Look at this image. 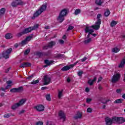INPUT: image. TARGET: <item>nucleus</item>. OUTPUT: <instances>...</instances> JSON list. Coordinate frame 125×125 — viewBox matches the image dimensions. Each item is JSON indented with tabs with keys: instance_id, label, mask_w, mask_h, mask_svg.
Masks as SVG:
<instances>
[{
	"instance_id": "6e6d98bb",
	"label": "nucleus",
	"mask_w": 125,
	"mask_h": 125,
	"mask_svg": "<svg viewBox=\"0 0 125 125\" xmlns=\"http://www.w3.org/2000/svg\"><path fill=\"white\" fill-rule=\"evenodd\" d=\"M86 59H87V58L85 57L83 59H81V61H82V62H84V61H85Z\"/></svg>"
},
{
	"instance_id": "c756f323",
	"label": "nucleus",
	"mask_w": 125,
	"mask_h": 125,
	"mask_svg": "<svg viewBox=\"0 0 125 125\" xmlns=\"http://www.w3.org/2000/svg\"><path fill=\"white\" fill-rule=\"evenodd\" d=\"M5 38L7 39H11L12 38V36L11 35V34L7 33L5 35Z\"/></svg>"
},
{
	"instance_id": "6ab92c4d",
	"label": "nucleus",
	"mask_w": 125,
	"mask_h": 125,
	"mask_svg": "<svg viewBox=\"0 0 125 125\" xmlns=\"http://www.w3.org/2000/svg\"><path fill=\"white\" fill-rule=\"evenodd\" d=\"M83 115L80 112H78L76 116H74V118L75 120H78V119H82Z\"/></svg>"
},
{
	"instance_id": "9b49d317",
	"label": "nucleus",
	"mask_w": 125,
	"mask_h": 125,
	"mask_svg": "<svg viewBox=\"0 0 125 125\" xmlns=\"http://www.w3.org/2000/svg\"><path fill=\"white\" fill-rule=\"evenodd\" d=\"M24 90L23 86H20L18 88H14L10 90V92H21Z\"/></svg>"
},
{
	"instance_id": "b1692460",
	"label": "nucleus",
	"mask_w": 125,
	"mask_h": 125,
	"mask_svg": "<svg viewBox=\"0 0 125 125\" xmlns=\"http://www.w3.org/2000/svg\"><path fill=\"white\" fill-rule=\"evenodd\" d=\"M125 59H123L120 64L119 65L118 67L119 68H124L125 67Z\"/></svg>"
},
{
	"instance_id": "4be33fe9",
	"label": "nucleus",
	"mask_w": 125,
	"mask_h": 125,
	"mask_svg": "<svg viewBox=\"0 0 125 125\" xmlns=\"http://www.w3.org/2000/svg\"><path fill=\"white\" fill-rule=\"evenodd\" d=\"M26 101H27L26 99H22L18 103V104H19L20 106H22V105L26 103Z\"/></svg>"
},
{
	"instance_id": "a19ab883",
	"label": "nucleus",
	"mask_w": 125,
	"mask_h": 125,
	"mask_svg": "<svg viewBox=\"0 0 125 125\" xmlns=\"http://www.w3.org/2000/svg\"><path fill=\"white\" fill-rule=\"evenodd\" d=\"M30 51H31V49L28 48L24 52L25 55H27L30 53Z\"/></svg>"
},
{
	"instance_id": "f3484780",
	"label": "nucleus",
	"mask_w": 125,
	"mask_h": 125,
	"mask_svg": "<svg viewBox=\"0 0 125 125\" xmlns=\"http://www.w3.org/2000/svg\"><path fill=\"white\" fill-rule=\"evenodd\" d=\"M60 14L65 17V16H66L67 14H68V9H62L60 13Z\"/></svg>"
},
{
	"instance_id": "bb28decb",
	"label": "nucleus",
	"mask_w": 125,
	"mask_h": 125,
	"mask_svg": "<svg viewBox=\"0 0 125 125\" xmlns=\"http://www.w3.org/2000/svg\"><path fill=\"white\" fill-rule=\"evenodd\" d=\"M124 102V99H119L115 100L114 102L115 104H121V103H123Z\"/></svg>"
},
{
	"instance_id": "aec40b11",
	"label": "nucleus",
	"mask_w": 125,
	"mask_h": 125,
	"mask_svg": "<svg viewBox=\"0 0 125 125\" xmlns=\"http://www.w3.org/2000/svg\"><path fill=\"white\" fill-rule=\"evenodd\" d=\"M33 31V29H32L31 27L25 28L24 30H23V33H24V34H28L29 33H31V31Z\"/></svg>"
},
{
	"instance_id": "6e6552de",
	"label": "nucleus",
	"mask_w": 125,
	"mask_h": 125,
	"mask_svg": "<svg viewBox=\"0 0 125 125\" xmlns=\"http://www.w3.org/2000/svg\"><path fill=\"white\" fill-rule=\"evenodd\" d=\"M23 4H24V2L21 0H15L11 3V5L13 7H16V6L18 5H22Z\"/></svg>"
},
{
	"instance_id": "f257e3e1",
	"label": "nucleus",
	"mask_w": 125,
	"mask_h": 125,
	"mask_svg": "<svg viewBox=\"0 0 125 125\" xmlns=\"http://www.w3.org/2000/svg\"><path fill=\"white\" fill-rule=\"evenodd\" d=\"M46 7H47L46 4L42 5L40 8L34 13L32 19H35L36 18L39 17V16L42 14V12L46 10Z\"/></svg>"
},
{
	"instance_id": "f03ea898",
	"label": "nucleus",
	"mask_w": 125,
	"mask_h": 125,
	"mask_svg": "<svg viewBox=\"0 0 125 125\" xmlns=\"http://www.w3.org/2000/svg\"><path fill=\"white\" fill-rule=\"evenodd\" d=\"M101 17H102L101 14H98L97 15V21L95 23V25H92L93 28H94L95 30H98L99 28H100V25H101V19H100V18H101Z\"/></svg>"
},
{
	"instance_id": "423d86ee",
	"label": "nucleus",
	"mask_w": 125,
	"mask_h": 125,
	"mask_svg": "<svg viewBox=\"0 0 125 125\" xmlns=\"http://www.w3.org/2000/svg\"><path fill=\"white\" fill-rule=\"evenodd\" d=\"M117 118H115V117H114L112 119L106 117L105 118V123L106 125H112V124H114V123H116V119Z\"/></svg>"
},
{
	"instance_id": "79ce46f5",
	"label": "nucleus",
	"mask_w": 125,
	"mask_h": 125,
	"mask_svg": "<svg viewBox=\"0 0 125 125\" xmlns=\"http://www.w3.org/2000/svg\"><path fill=\"white\" fill-rule=\"evenodd\" d=\"M32 38H33V37H32V36H28L25 39V40H26V41H27V42H30V41H31V40H32Z\"/></svg>"
},
{
	"instance_id": "393cba45",
	"label": "nucleus",
	"mask_w": 125,
	"mask_h": 125,
	"mask_svg": "<svg viewBox=\"0 0 125 125\" xmlns=\"http://www.w3.org/2000/svg\"><path fill=\"white\" fill-rule=\"evenodd\" d=\"M44 62L46 65H48V66H50V65H52V63L54 62L53 61H49L48 60H45Z\"/></svg>"
},
{
	"instance_id": "cd10ccee",
	"label": "nucleus",
	"mask_w": 125,
	"mask_h": 125,
	"mask_svg": "<svg viewBox=\"0 0 125 125\" xmlns=\"http://www.w3.org/2000/svg\"><path fill=\"white\" fill-rule=\"evenodd\" d=\"M18 107H20V105H19V104L18 103L15 104L11 106V109L12 110H15V109H17Z\"/></svg>"
},
{
	"instance_id": "4d7b16f0",
	"label": "nucleus",
	"mask_w": 125,
	"mask_h": 125,
	"mask_svg": "<svg viewBox=\"0 0 125 125\" xmlns=\"http://www.w3.org/2000/svg\"><path fill=\"white\" fill-rule=\"evenodd\" d=\"M59 42H60V43H61V44H63L64 42L63 40H61L59 41Z\"/></svg>"
},
{
	"instance_id": "0e129e2a",
	"label": "nucleus",
	"mask_w": 125,
	"mask_h": 125,
	"mask_svg": "<svg viewBox=\"0 0 125 125\" xmlns=\"http://www.w3.org/2000/svg\"><path fill=\"white\" fill-rule=\"evenodd\" d=\"M67 83H70V82H71V79H70L69 77L67 78Z\"/></svg>"
},
{
	"instance_id": "2eb2a0df",
	"label": "nucleus",
	"mask_w": 125,
	"mask_h": 125,
	"mask_svg": "<svg viewBox=\"0 0 125 125\" xmlns=\"http://www.w3.org/2000/svg\"><path fill=\"white\" fill-rule=\"evenodd\" d=\"M57 20L59 23H62L65 20V17L62 16V15H60L59 14V16L57 18Z\"/></svg>"
},
{
	"instance_id": "680f3d73",
	"label": "nucleus",
	"mask_w": 125,
	"mask_h": 125,
	"mask_svg": "<svg viewBox=\"0 0 125 125\" xmlns=\"http://www.w3.org/2000/svg\"><path fill=\"white\" fill-rule=\"evenodd\" d=\"M41 89H42V90H44V89H47V87H42L41 88Z\"/></svg>"
},
{
	"instance_id": "58836bf2",
	"label": "nucleus",
	"mask_w": 125,
	"mask_h": 125,
	"mask_svg": "<svg viewBox=\"0 0 125 125\" xmlns=\"http://www.w3.org/2000/svg\"><path fill=\"white\" fill-rule=\"evenodd\" d=\"M46 99L47 101H50L51 100V99L50 98V94L46 95Z\"/></svg>"
},
{
	"instance_id": "c85d7f7f",
	"label": "nucleus",
	"mask_w": 125,
	"mask_h": 125,
	"mask_svg": "<svg viewBox=\"0 0 125 125\" xmlns=\"http://www.w3.org/2000/svg\"><path fill=\"white\" fill-rule=\"evenodd\" d=\"M58 98L60 99L63 96V90H62V91L58 90Z\"/></svg>"
},
{
	"instance_id": "c9c22d12",
	"label": "nucleus",
	"mask_w": 125,
	"mask_h": 125,
	"mask_svg": "<svg viewBox=\"0 0 125 125\" xmlns=\"http://www.w3.org/2000/svg\"><path fill=\"white\" fill-rule=\"evenodd\" d=\"M81 13V9H77L74 12V14L75 15H78V14H80Z\"/></svg>"
},
{
	"instance_id": "ddd939ff",
	"label": "nucleus",
	"mask_w": 125,
	"mask_h": 125,
	"mask_svg": "<svg viewBox=\"0 0 125 125\" xmlns=\"http://www.w3.org/2000/svg\"><path fill=\"white\" fill-rule=\"evenodd\" d=\"M59 117H60V119H63V122H65V121H66V115L62 110L59 112Z\"/></svg>"
},
{
	"instance_id": "69168bd1",
	"label": "nucleus",
	"mask_w": 125,
	"mask_h": 125,
	"mask_svg": "<svg viewBox=\"0 0 125 125\" xmlns=\"http://www.w3.org/2000/svg\"><path fill=\"white\" fill-rule=\"evenodd\" d=\"M98 88H99V90H101V89H102V86H101L100 85H99Z\"/></svg>"
},
{
	"instance_id": "9d476101",
	"label": "nucleus",
	"mask_w": 125,
	"mask_h": 125,
	"mask_svg": "<svg viewBox=\"0 0 125 125\" xmlns=\"http://www.w3.org/2000/svg\"><path fill=\"white\" fill-rule=\"evenodd\" d=\"M50 81H51V78L48 77L47 75H45L43 78V82L44 85H47L50 83Z\"/></svg>"
},
{
	"instance_id": "a878e982",
	"label": "nucleus",
	"mask_w": 125,
	"mask_h": 125,
	"mask_svg": "<svg viewBox=\"0 0 125 125\" xmlns=\"http://www.w3.org/2000/svg\"><path fill=\"white\" fill-rule=\"evenodd\" d=\"M91 42V38L88 37L87 36V38L83 41L84 43L85 44H87V43H89Z\"/></svg>"
},
{
	"instance_id": "39448f33",
	"label": "nucleus",
	"mask_w": 125,
	"mask_h": 125,
	"mask_svg": "<svg viewBox=\"0 0 125 125\" xmlns=\"http://www.w3.org/2000/svg\"><path fill=\"white\" fill-rule=\"evenodd\" d=\"M12 51V48H10L7 49L6 51H4L2 52V56H3V57L5 58V59H7L9 58V54L11 53Z\"/></svg>"
},
{
	"instance_id": "bf43d9fd",
	"label": "nucleus",
	"mask_w": 125,
	"mask_h": 125,
	"mask_svg": "<svg viewBox=\"0 0 125 125\" xmlns=\"http://www.w3.org/2000/svg\"><path fill=\"white\" fill-rule=\"evenodd\" d=\"M10 83H12V82L11 81H8L7 82V84H8V86H9V84H10Z\"/></svg>"
},
{
	"instance_id": "7ed1b4c3",
	"label": "nucleus",
	"mask_w": 125,
	"mask_h": 125,
	"mask_svg": "<svg viewBox=\"0 0 125 125\" xmlns=\"http://www.w3.org/2000/svg\"><path fill=\"white\" fill-rule=\"evenodd\" d=\"M121 79V74L119 73L114 74L112 76L111 82L113 83H118L120 79Z\"/></svg>"
},
{
	"instance_id": "774afa93",
	"label": "nucleus",
	"mask_w": 125,
	"mask_h": 125,
	"mask_svg": "<svg viewBox=\"0 0 125 125\" xmlns=\"http://www.w3.org/2000/svg\"><path fill=\"white\" fill-rule=\"evenodd\" d=\"M19 45L18 44L16 43V44H15L14 46H15V47H16V48H17V47H18Z\"/></svg>"
},
{
	"instance_id": "37998d69",
	"label": "nucleus",
	"mask_w": 125,
	"mask_h": 125,
	"mask_svg": "<svg viewBox=\"0 0 125 125\" xmlns=\"http://www.w3.org/2000/svg\"><path fill=\"white\" fill-rule=\"evenodd\" d=\"M10 116H11V114L10 113H7L4 115L3 117L4 118H9V117H10Z\"/></svg>"
},
{
	"instance_id": "1a4fd4ad",
	"label": "nucleus",
	"mask_w": 125,
	"mask_h": 125,
	"mask_svg": "<svg viewBox=\"0 0 125 125\" xmlns=\"http://www.w3.org/2000/svg\"><path fill=\"white\" fill-rule=\"evenodd\" d=\"M55 42L51 41L49 42L46 45L43 46L42 49L43 50H46L48 49V48H52V47L55 45Z\"/></svg>"
},
{
	"instance_id": "de8ad7c7",
	"label": "nucleus",
	"mask_w": 125,
	"mask_h": 125,
	"mask_svg": "<svg viewBox=\"0 0 125 125\" xmlns=\"http://www.w3.org/2000/svg\"><path fill=\"white\" fill-rule=\"evenodd\" d=\"M92 99H90V98H87L86 100V103H90V102H91Z\"/></svg>"
},
{
	"instance_id": "c03bdc74",
	"label": "nucleus",
	"mask_w": 125,
	"mask_h": 125,
	"mask_svg": "<svg viewBox=\"0 0 125 125\" xmlns=\"http://www.w3.org/2000/svg\"><path fill=\"white\" fill-rule=\"evenodd\" d=\"M63 56V55L60 54H57V55H56V56H55V57L56 58H60L61 57H62Z\"/></svg>"
},
{
	"instance_id": "5fc2aeb1",
	"label": "nucleus",
	"mask_w": 125,
	"mask_h": 125,
	"mask_svg": "<svg viewBox=\"0 0 125 125\" xmlns=\"http://www.w3.org/2000/svg\"><path fill=\"white\" fill-rule=\"evenodd\" d=\"M34 76L33 75H31L30 76H29L28 77H27V80H29V81H30V80H32V79H33Z\"/></svg>"
},
{
	"instance_id": "052dcab7",
	"label": "nucleus",
	"mask_w": 125,
	"mask_h": 125,
	"mask_svg": "<svg viewBox=\"0 0 125 125\" xmlns=\"http://www.w3.org/2000/svg\"><path fill=\"white\" fill-rule=\"evenodd\" d=\"M24 113H25V110H22L20 111L19 115H21V114H24Z\"/></svg>"
},
{
	"instance_id": "e2e57ef3",
	"label": "nucleus",
	"mask_w": 125,
	"mask_h": 125,
	"mask_svg": "<svg viewBox=\"0 0 125 125\" xmlns=\"http://www.w3.org/2000/svg\"><path fill=\"white\" fill-rule=\"evenodd\" d=\"M10 68H8L7 69H6L5 70V73H8V72H9V70H10Z\"/></svg>"
},
{
	"instance_id": "4468645a",
	"label": "nucleus",
	"mask_w": 125,
	"mask_h": 125,
	"mask_svg": "<svg viewBox=\"0 0 125 125\" xmlns=\"http://www.w3.org/2000/svg\"><path fill=\"white\" fill-rule=\"evenodd\" d=\"M32 66V64L30 62H23L20 65V68H26Z\"/></svg>"
},
{
	"instance_id": "412c9836",
	"label": "nucleus",
	"mask_w": 125,
	"mask_h": 125,
	"mask_svg": "<svg viewBox=\"0 0 125 125\" xmlns=\"http://www.w3.org/2000/svg\"><path fill=\"white\" fill-rule=\"evenodd\" d=\"M71 69V67L69 65H65L62 68L61 71L62 72H66L67 71H69V69Z\"/></svg>"
},
{
	"instance_id": "09e8293b",
	"label": "nucleus",
	"mask_w": 125,
	"mask_h": 125,
	"mask_svg": "<svg viewBox=\"0 0 125 125\" xmlns=\"http://www.w3.org/2000/svg\"><path fill=\"white\" fill-rule=\"evenodd\" d=\"M79 61H80V60L77 61L75 62L73 64H71L70 66L73 68L74 66H76L78 63H79Z\"/></svg>"
},
{
	"instance_id": "a18cd8bd",
	"label": "nucleus",
	"mask_w": 125,
	"mask_h": 125,
	"mask_svg": "<svg viewBox=\"0 0 125 125\" xmlns=\"http://www.w3.org/2000/svg\"><path fill=\"white\" fill-rule=\"evenodd\" d=\"M73 29H74V26L69 25L67 31H71V30H73Z\"/></svg>"
},
{
	"instance_id": "ea45409f",
	"label": "nucleus",
	"mask_w": 125,
	"mask_h": 125,
	"mask_svg": "<svg viewBox=\"0 0 125 125\" xmlns=\"http://www.w3.org/2000/svg\"><path fill=\"white\" fill-rule=\"evenodd\" d=\"M38 28H39V24H36L33 27H31V29H32V31H33V30H36L38 29Z\"/></svg>"
},
{
	"instance_id": "f704fd0d",
	"label": "nucleus",
	"mask_w": 125,
	"mask_h": 125,
	"mask_svg": "<svg viewBox=\"0 0 125 125\" xmlns=\"http://www.w3.org/2000/svg\"><path fill=\"white\" fill-rule=\"evenodd\" d=\"M112 51L113 52H114L115 53H117L119 52V51H120V49H119V48L115 47L112 49Z\"/></svg>"
},
{
	"instance_id": "7c9ffc66",
	"label": "nucleus",
	"mask_w": 125,
	"mask_h": 125,
	"mask_svg": "<svg viewBox=\"0 0 125 125\" xmlns=\"http://www.w3.org/2000/svg\"><path fill=\"white\" fill-rule=\"evenodd\" d=\"M116 24H118V22L115 21H112L110 23L111 27H114L116 26Z\"/></svg>"
},
{
	"instance_id": "e433bc0d",
	"label": "nucleus",
	"mask_w": 125,
	"mask_h": 125,
	"mask_svg": "<svg viewBox=\"0 0 125 125\" xmlns=\"http://www.w3.org/2000/svg\"><path fill=\"white\" fill-rule=\"evenodd\" d=\"M27 43H28V42L26 39H25L24 40H23L21 42V44H22V45H25V44H27Z\"/></svg>"
},
{
	"instance_id": "338daca9",
	"label": "nucleus",
	"mask_w": 125,
	"mask_h": 125,
	"mask_svg": "<svg viewBox=\"0 0 125 125\" xmlns=\"http://www.w3.org/2000/svg\"><path fill=\"white\" fill-rule=\"evenodd\" d=\"M66 38L67 37H66V35H65L62 36L63 40H66Z\"/></svg>"
},
{
	"instance_id": "dca6fc26",
	"label": "nucleus",
	"mask_w": 125,
	"mask_h": 125,
	"mask_svg": "<svg viewBox=\"0 0 125 125\" xmlns=\"http://www.w3.org/2000/svg\"><path fill=\"white\" fill-rule=\"evenodd\" d=\"M115 122H118L119 124H124L125 122V119L124 117H115Z\"/></svg>"
},
{
	"instance_id": "0eeeda50",
	"label": "nucleus",
	"mask_w": 125,
	"mask_h": 125,
	"mask_svg": "<svg viewBox=\"0 0 125 125\" xmlns=\"http://www.w3.org/2000/svg\"><path fill=\"white\" fill-rule=\"evenodd\" d=\"M93 29H94V28L92 27V25L91 26H86L85 28V33H88V38H89L90 35L92 34L93 32H94V31L93 30Z\"/></svg>"
},
{
	"instance_id": "603ef678",
	"label": "nucleus",
	"mask_w": 125,
	"mask_h": 125,
	"mask_svg": "<svg viewBox=\"0 0 125 125\" xmlns=\"http://www.w3.org/2000/svg\"><path fill=\"white\" fill-rule=\"evenodd\" d=\"M8 87V85H7L5 88L3 87L0 88V90H2V91H5L6 89H7V88Z\"/></svg>"
},
{
	"instance_id": "a211bd4d",
	"label": "nucleus",
	"mask_w": 125,
	"mask_h": 125,
	"mask_svg": "<svg viewBox=\"0 0 125 125\" xmlns=\"http://www.w3.org/2000/svg\"><path fill=\"white\" fill-rule=\"evenodd\" d=\"M104 0H96L95 3L97 5H99V6H101L103 3H104Z\"/></svg>"
},
{
	"instance_id": "f8f14e48",
	"label": "nucleus",
	"mask_w": 125,
	"mask_h": 125,
	"mask_svg": "<svg viewBox=\"0 0 125 125\" xmlns=\"http://www.w3.org/2000/svg\"><path fill=\"white\" fill-rule=\"evenodd\" d=\"M34 109H36L38 112H42L44 110V106L42 104H39L35 106Z\"/></svg>"
},
{
	"instance_id": "5701e85b",
	"label": "nucleus",
	"mask_w": 125,
	"mask_h": 125,
	"mask_svg": "<svg viewBox=\"0 0 125 125\" xmlns=\"http://www.w3.org/2000/svg\"><path fill=\"white\" fill-rule=\"evenodd\" d=\"M97 79V78H96V77H94L93 80H91V79L89 80L88 81V84H89V85H92V84H93V83H94V82H95Z\"/></svg>"
},
{
	"instance_id": "3c124183",
	"label": "nucleus",
	"mask_w": 125,
	"mask_h": 125,
	"mask_svg": "<svg viewBox=\"0 0 125 125\" xmlns=\"http://www.w3.org/2000/svg\"><path fill=\"white\" fill-rule=\"evenodd\" d=\"M122 89H117L116 90V92L117 93H118V94H121L122 93Z\"/></svg>"
},
{
	"instance_id": "473e14b6",
	"label": "nucleus",
	"mask_w": 125,
	"mask_h": 125,
	"mask_svg": "<svg viewBox=\"0 0 125 125\" xmlns=\"http://www.w3.org/2000/svg\"><path fill=\"white\" fill-rule=\"evenodd\" d=\"M23 35H25L23 30L22 32L18 33L17 35V37H18V38H20V37H22Z\"/></svg>"
},
{
	"instance_id": "8fccbe9b",
	"label": "nucleus",
	"mask_w": 125,
	"mask_h": 125,
	"mask_svg": "<svg viewBox=\"0 0 125 125\" xmlns=\"http://www.w3.org/2000/svg\"><path fill=\"white\" fill-rule=\"evenodd\" d=\"M87 113H91V112H92V109H91L90 107H88L87 109Z\"/></svg>"
},
{
	"instance_id": "864d4df0",
	"label": "nucleus",
	"mask_w": 125,
	"mask_h": 125,
	"mask_svg": "<svg viewBox=\"0 0 125 125\" xmlns=\"http://www.w3.org/2000/svg\"><path fill=\"white\" fill-rule=\"evenodd\" d=\"M103 79V78H102V77H100L98 79V83H100V82H101V81H102V79Z\"/></svg>"
},
{
	"instance_id": "72a5a7b5",
	"label": "nucleus",
	"mask_w": 125,
	"mask_h": 125,
	"mask_svg": "<svg viewBox=\"0 0 125 125\" xmlns=\"http://www.w3.org/2000/svg\"><path fill=\"white\" fill-rule=\"evenodd\" d=\"M5 12V9L4 8H2L0 10V15H3Z\"/></svg>"
},
{
	"instance_id": "49530a36",
	"label": "nucleus",
	"mask_w": 125,
	"mask_h": 125,
	"mask_svg": "<svg viewBox=\"0 0 125 125\" xmlns=\"http://www.w3.org/2000/svg\"><path fill=\"white\" fill-rule=\"evenodd\" d=\"M83 72L82 70L79 71L78 75L79 77H82V76H83Z\"/></svg>"
},
{
	"instance_id": "13d9d810",
	"label": "nucleus",
	"mask_w": 125,
	"mask_h": 125,
	"mask_svg": "<svg viewBox=\"0 0 125 125\" xmlns=\"http://www.w3.org/2000/svg\"><path fill=\"white\" fill-rule=\"evenodd\" d=\"M109 101H110V100H107L106 101H105V102H103L102 103L103 104H107V103H108V102H109Z\"/></svg>"
},
{
	"instance_id": "20e7f679",
	"label": "nucleus",
	"mask_w": 125,
	"mask_h": 125,
	"mask_svg": "<svg viewBox=\"0 0 125 125\" xmlns=\"http://www.w3.org/2000/svg\"><path fill=\"white\" fill-rule=\"evenodd\" d=\"M51 54V51L48 50L47 52H36L35 53V55L36 56H38V57H42V56H49V55H50Z\"/></svg>"
},
{
	"instance_id": "4c0bfd02",
	"label": "nucleus",
	"mask_w": 125,
	"mask_h": 125,
	"mask_svg": "<svg viewBox=\"0 0 125 125\" xmlns=\"http://www.w3.org/2000/svg\"><path fill=\"white\" fill-rule=\"evenodd\" d=\"M39 82L40 81H39V80L33 81L32 82H31V84H37V83H39Z\"/></svg>"
},
{
	"instance_id": "2f4dec72",
	"label": "nucleus",
	"mask_w": 125,
	"mask_h": 125,
	"mask_svg": "<svg viewBox=\"0 0 125 125\" xmlns=\"http://www.w3.org/2000/svg\"><path fill=\"white\" fill-rule=\"evenodd\" d=\"M109 15H110V10H109V9H107L104 12V16H105V17H108Z\"/></svg>"
}]
</instances>
